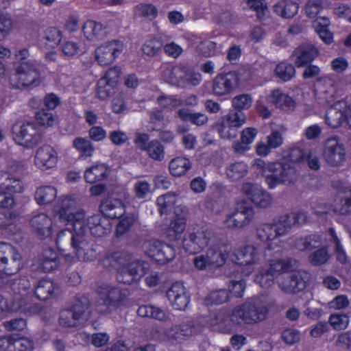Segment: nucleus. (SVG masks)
<instances>
[{
	"label": "nucleus",
	"mask_w": 351,
	"mask_h": 351,
	"mask_svg": "<svg viewBox=\"0 0 351 351\" xmlns=\"http://www.w3.org/2000/svg\"><path fill=\"white\" fill-rule=\"evenodd\" d=\"M77 205V198L74 195L60 197L54 208V213L58 217L60 222L66 226H71L73 231L67 230L59 232L57 244L58 245L62 237L67 233L71 234V247L78 260L92 261L97 257L95 250L89 246L86 239V232L88 229L91 234L96 237H102L110 230L109 221L100 215H95L88 219H85L82 210L73 213Z\"/></svg>",
	"instance_id": "obj_1"
},
{
	"label": "nucleus",
	"mask_w": 351,
	"mask_h": 351,
	"mask_svg": "<svg viewBox=\"0 0 351 351\" xmlns=\"http://www.w3.org/2000/svg\"><path fill=\"white\" fill-rule=\"evenodd\" d=\"M306 154L299 147H293L283 152V157L279 162L266 163L263 160L256 158L252 163V167L260 172L265 179V182L269 189H274L282 184L293 182L297 178V173L291 164L300 162L304 159Z\"/></svg>",
	"instance_id": "obj_2"
},
{
	"label": "nucleus",
	"mask_w": 351,
	"mask_h": 351,
	"mask_svg": "<svg viewBox=\"0 0 351 351\" xmlns=\"http://www.w3.org/2000/svg\"><path fill=\"white\" fill-rule=\"evenodd\" d=\"M306 221V213L303 211L282 215L275 221L274 223H265L260 226L257 229V236L259 239L274 241V243L278 247L275 252L278 254L281 252L280 246L278 245V237L285 234L292 226L303 224Z\"/></svg>",
	"instance_id": "obj_3"
},
{
	"label": "nucleus",
	"mask_w": 351,
	"mask_h": 351,
	"mask_svg": "<svg viewBox=\"0 0 351 351\" xmlns=\"http://www.w3.org/2000/svg\"><path fill=\"white\" fill-rule=\"evenodd\" d=\"M267 311L265 304L262 300L252 298L235 307L230 315V319L237 324H254L263 320Z\"/></svg>",
	"instance_id": "obj_4"
},
{
	"label": "nucleus",
	"mask_w": 351,
	"mask_h": 351,
	"mask_svg": "<svg viewBox=\"0 0 351 351\" xmlns=\"http://www.w3.org/2000/svg\"><path fill=\"white\" fill-rule=\"evenodd\" d=\"M114 258L116 264L114 266L118 270L117 279L123 283H131L140 279L149 268L147 263L136 261L128 254H117Z\"/></svg>",
	"instance_id": "obj_5"
},
{
	"label": "nucleus",
	"mask_w": 351,
	"mask_h": 351,
	"mask_svg": "<svg viewBox=\"0 0 351 351\" xmlns=\"http://www.w3.org/2000/svg\"><path fill=\"white\" fill-rule=\"evenodd\" d=\"M268 104L286 111L293 110L296 106L295 100L279 88L265 93L256 101L255 108L264 119L269 118L271 114V110L267 106Z\"/></svg>",
	"instance_id": "obj_6"
},
{
	"label": "nucleus",
	"mask_w": 351,
	"mask_h": 351,
	"mask_svg": "<svg viewBox=\"0 0 351 351\" xmlns=\"http://www.w3.org/2000/svg\"><path fill=\"white\" fill-rule=\"evenodd\" d=\"M250 78V73L245 70L218 74L213 80V91L215 95H227L242 86Z\"/></svg>",
	"instance_id": "obj_7"
},
{
	"label": "nucleus",
	"mask_w": 351,
	"mask_h": 351,
	"mask_svg": "<svg viewBox=\"0 0 351 351\" xmlns=\"http://www.w3.org/2000/svg\"><path fill=\"white\" fill-rule=\"evenodd\" d=\"M9 80L12 87L21 90L38 86L40 80L36 63L32 61L21 62L16 66Z\"/></svg>",
	"instance_id": "obj_8"
},
{
	"label": "nucleus",
	"mask_w": 351,
	"mask_h": 351,
	"mask_svg": "<svg viewBox=\"0 0 351 351\" xmlns=\"http://www.w3.org/2000/svg\"><path fill=\"white\" fill-rule=\"evenodd\" d=\"M11 133L14 142L25 148L34 147L40 139V136L36 125L24 120L17 121L12 125Z\"/></svg>",
	"instance_id": "obj_9"
},
{
	"label": "nucleus",
	"mask_w": 351,
	"mask_h": 351,
	"mask_svg": "<svg viewBox=\"0 0 351 351\" xmlns=\"http://www.w3.org/2000/svg\"><path fill=\"white\" fill-rule=\"evenodd\" d=\"M99 299L96 310L101 314H108L122 304L124 295L121 291L109 285L100 287L97 290Z\"/></svg>",
	"instance_id": "obj_10"
},
{
	"label": "nucleus",
	"mask_w": 351,
	"mask_h": 351,
	"mask_svg": "<svg viewBox=\"0 0 351 351\" xmlns=\"http://www.w3.org/2000/svg\"><path fill=\"white\" fill-rule=\"evenodd\" d=\"M264 242L265 251L264 256L267 261L269 263L270 271L274 274L276 279L279 274L284 272H289V266L288 263L280 258L283 252V247L281 244V241L279 239L278 245L280 246L281 252L280 253H276V250L278 247L274 243V241H269L267 239H261Z\"/></svg>",
	"instance_id": "obj_11"
},
{
	"label": "nucleus",
	"mask_w": 351,
	"mask_h": 351,
	"mask_svg": "<svg viewBox=\"0 0 351 351\" xmlns=\"http://www.w3.org/2000/svg\"><path fill=\"white\" fill-rule=\"evenodd\" d=\"M21 267V256L10 245L0 242V272L11 275Z\"/></svg>",
	"instance_id": "obj_12"
},
{
	"label": "nucleus",
	"mask_w": 351,
	"mask_h": 351,
	"mask_svg": "<svg viewBox=\"0 0 351 351\" xmlns=\"http://www.w3.org/2000/svg\"><path fill=\"white\" fill-rule=\"evenodd\" d=\"M186 208L180 204L177 205L163 234L171 241L180 239L186 228Z\"/></svg>",
	"instance_id": "obj_13"
},
{
	"label": "nucleus",
	"mask_w": 351,
	"mask_h": 351,
	"mask_svg": "<svg viewBox=\"0 0 351 351\" xmlns=\"http://www.w3.org/2000/svg\"><path fill=\"white\" fill-rule=\"evenodd\" d=\"M143 250L155 261L165 264L175 256L173 247L158 240L147 241L143 244Z\"/></svg>",
	"instance_id": "obj_14"
},
{
	"label": "nucleus",
	"mask_w": 351,
	"mask_h": 351,
	"mask_svg": "<svg viewBox=\"0 0 351 351\" xmlns=\"http://www.w3.org/2000/svg\"><path fill=\"white\" fill-rule=\"evenodd\" d=\"M59 161L57 150L49 145H43L36 151L34 162L35 166L42 171L53 170Z\"/></svg>",
	"instance_id": "obj_15"
},
{
	"label": "nucleus",
	"mask_w": 351,
	"mask_h": 351,
	"mask_svg": "<svg viewBox=\"0 0 351 351\" xmlns=\"http://www.w3.org/2000/svg\"><path fill=\"white\" fill-rule=\"evenodd\" d=\"M254 216L253 209L238 203L237 208L226 215L224 225L231 229H239L248 225Z\"/></svg>",
	"instance_id": "obj_16"
},
{
	"label": "nucleus",
	"mask_w": 351,
	"mask_h": 351,
	"mask_svg": "<svg viewBox=\"0 0 351 351\" xmlns=\"http://www.w3.org/2000/svg\"><path fill=\"white\" fill-rule=\"evenodd\" d=\"M231 260L236 265L243 267L242 273L245 276L250 275L254 271L258 261L257 249L252 245H247L235 251Z\"/></svg>",
	"instance_id": "obj_17"
},
{
	"label": "nucleus",
	"mask_w": 351,
	"mask_h": 351,
	"mask_svg": "<svg viewBox=\"0 0 351 351\" xmlns=\"http://www.w3.org/2000/svg\"><path fill=\"white\" fill-rule=\"evenodd\" d=\"M245 115L243 112H231L227 116L223 117L221 122L217 126V130L220 136L223 138L230 139L237 136L238 128L245 123Z\"/></svg>",
	"instance_id": "obj_18"
},
{
	"label": "nucleus",
	"mask_w": 351,
	"mask_h": 351,
	"mask_svg": "<svg viewBox=\"0 0 351 351\" xmlns=\"http://www.w3.org/2000/svg\"><path fill=\"white\" fill-rule=\"evenodd\" d=\"M130 199L128 192L123 190L119 195V198H108L104 200L100 206L101 212L110 219L119 217L125 213V204L129 203Z\"/></svg>",
	"instance_id": "obj_19"
},
{
	"label": "nucleus",
	"mask_w": 351,
	"mask_h": 351,
	"mask_svg": "<svg viewBox=\"0 0 351 351\" xmlns=\"http://www.w3.org/2000/svg\"><path fill=\"white\" fill-rule=\"evenodd\" d=\"M208 238L199 226L189 228L183 239L184 249L191 254L197 253L207 246Z\"/></svg>",
	"instance_id": "obj_20"
},
{
	"label": "nucleus",
	"mask_w": 351,
	"mask_h": 351,
	"mask_svg": "<svg viewBox=\"0 0 351 351\" xmlns=\"http://www.w3.org/2000/svg\"><path fill=\"white\" fill-rule=\"evenodd\" d=\"M276 281L280 290L287 294L297 293L306 287V282L296 271L279 274Z\"/></svg>",
	"instance_id": "obj_21"
},
{
	"label": "nucleus",
	"mask_w": 351,
	"mask_h": 351,
	"mask_svg": "<svg viewBox=\"0 0 351 351\" xmlns=\"http://www.w3.org/2000/svg\"><path fill=\"white\" fill-rule=\"evenodd\" d=\"M19 167V163L13 161L8 166V170L2 168L0 170V188L5 190L9 194L22 193L23 191V184L19 180L15 178L11 172L18 171Z\"/></svg>",
	"instance_id": "obj_22"
},
{
	"label": "nucleus",
	"mask_w": 351,
	"mask_h": 351,
	"mask_svg": "<svg viewBox=\"0 0 351 351\" xmlns=\"http://www.w3.org/2000/svg\"><path fill=\"white\" fill-rule=\"evenodd\" d=\"M123 50V44L120 41L112 40L105 43L96 49V60L101 65H108L114 61Z\"/></svg>",
	"instance_id": "obj_23"
},
{
	"label": "nucleus",
	"mask_w": 351,
	"mask_h": 351,
	"mask_svg": "<svg viewBox=\"0 0 351 351\" xmlns=\"http://www.w3.org/2000/svg\"><path fill=\"white\" fill-rule=\"evenodd\" d=\"M241 192L257 206L266 208L271 204V195L260 185L245 182L241 187Z\"/></svg>",
	"instance_id": "obj_24"
},
{
	"label": "nucleus",
	"mask_w": 351,
	"mask_h": 351,
	"mask_svg": "<svg viewBox=\"0 0 351 351\" xmlns=\"http://www.w3.org/2000/svg\"><path fill=\"white\" fill-rule=\"evenodd\" d=\"M324 156L332 165H339L345 159V151L342 143L337 138L328 139L325 144Z\"/></svg>",
	"instance_id": "obj_25"
},
{
	"label": "nucleus",
	"mask_w": 351,
	"mask_h": 351,
	"mask_svg": "<svg viewBox=\"0 0 351 351\" xmlns=\"http://www.w3.org/2000/svg\"><path fill=\"white\" fill-rule=\"evenodd\" d=\"M120 75V69L114 67L109 69L97 82V95L101 99L107 98L114 86L117 84Z\"/></svg>",
	"instance_id": "obj_26"
},
{
	"label": "nucleus",
	"mask_w": 351,
	"mask_h": 351,
	"mask_svg": "<svg viewBox=\"0 0 351 351\" xmlns=\"http://www.w3.org/2000/svg\"><path fill=\"white\" fill-rule=\"evenodd\" d=\"M315 95L317 102L321 105L332 101L337 95L333 81L328 77L321 79L317 84Z\"/></svg>",
	"instance_id": "obj_27"
},
{
	"label": "nucleus",
	"mask_w": 351,
	"mask_h": 351,
	"mask_svg": "<svg viewBox=\"0 0 351 351\" xmlns=\"http://www.w3.org/2000/svg\"><path fill=\"white\" fill-rule=\"evenodd\" d=\"M167 298L172 306L176 310H184L189 302V297L181 282L172 285L167 291Z\"/></svg>",
	"instance_id": "obj_28"
},
{
	"label": "nucleus",
	"mask_w": 351,
	"mask_h": 351,
	"mask_svg": "<svg viewBox=\"0 0 351 351\" xmlns=\"http://www.w3.org/2000/svg\"><path fill=\"white\" fill-rule=\"evenodd\" d=\"M30 225L41 238L49 237L53 232L51 220L43 213H35L30 220Z\"/></svg>",
	"instance_id": "obj_29"
},
{
	"label": "nucleus",
	"mask_w": 351,
	"mask_h": 351,
	"mask_svg": "<svg viewBox=\"0 0 351 351\" xmlns=\"http://www.w3.org/2000/svg\"><path fill=\"white\" fill-rule=\"evenodd\" d=\"M87 305L82 306L80 304L74 305L72 310H64L60 316V324L64 326H73L81 319H86V310Z\"/></svg>",
	"instance_id": "obj_30"
},
{
	"label": "nucleus",
	"mask_w": 351,
	"mask_h": 351,
	"mask_svg": "<svg viewBox=\"0 0 351 351\" xmlns=\"http://www.w3.org/2000/svg\"><path fill=\"white\" fill-rule=\"evenodd\" d=\"M346 101H339L330 106L326 115V122L332 128L339 127L346 121Z\"/></svg>",
	"instance_id": "obj_31"
},
{
	"label": "nucleus",
	"mask_w": 351,
	"mask_h": 351,
	"mask_svg": "<svg viewBox=\"0 0 351 351\" xmlns=\"http://www.w3.org/2000/svg\"><path fill=\"white\" fill-rule=\"evenodd\" d=\"M110 167L104 162H96L86 169L84 177L86 182L93 184L106 179L110 174Z\"/></svg>",
	"instance_id": "obj_32"
},
{
	"label": "nucleus",
	"mask_w": 351,
	"mask_h": 351,
	"mask_svg": "<svg viewBox=\"0 0 351 351\" xmlns=\"http://www.w3.org/2000/svg\"><path fill=\"white\" fill-rule=\"evenodd\" d=\"M184 75H186V68L180 65L169 66L163 72V79L166 82L181 87L186 86Z\"/></svg>",
	"instance_id": "obj_33"
},
{
	"label": "nucleus",
	"mask_w": 351,
	"mask_h": 351,
	"mask_svg": "<svg viewBox=\"0 0 351 351\" xmlns=\"http://www.w3.org/2000/svg\"><path fill=\"white\" fill-rule=\"evenodd\" d=\"M317 55V49L311 45L301 46L297 48L293 53V56L295 57L294 59L295 64L298 67L311 62Z\"/></svg>",
	"instance_id": "obj_34"
},
{
	"label": "nucleus",
	"mask_w": 351,
	"mask_h": 351,
	"mask_svg": "<svg viewBox=\"0 0 351 351\" xmlns=\"http://www.w3.org/2000/svg\"><path fill=\"white\" fill-rule=\"evenodd\" d=\"M231 247L228 244L215 246L207 250L206 254L210 262L211 267L222 266L226 261Z\"/></svg>",
	"instance_id": "obj_35"
},
{
	"label": "nucleus",
	"mask_w": 351,
	"mask_h": 351,
	"mask_svg": "<svg viewBox=\"0 0 351 351\" xmlns=\"http://www.w3.org/2000/svg\"><path fill=\"white\" fill-rule=\"evenodd\" d=\"M193 330L188 326H174L169 329L165 334V339L171 343H180L192 335Z\"/></svg>",
	"instance_id": "obj_36"
},
{
	"label": "nucleus",
	"mask_w": 351,
	"mask_h": 351,
	"mask_svg": "<svg viewBox=\"0 0 351 351\" xmlns=\"http://www.w3.org/2000/svg\"><path fill=\"white\" fill-rule=\"evenodd\" d=\"M299 5L291 0H280L274 5V12L284 19H289L298 12Z\"/></svg>",
	"instance_id": "obj_37"
},
{
	"label": "nucleus",
	"mask_w": 351,
	"mask_h": 351,
	"mask_svg": "<svg viewBox=\"0 0 351 351\" xmlns=\"http://www.w3.org/2000/svg\"><path fill=\"white\" fill-rule=\"evenodd\" d=\"M56 189L49 185L38 187L35 193V199L39 205L50 204L56 199Z\"/></svg>",
	"instance_id": "obj_38"
},
{
	"label": "nucleus",
	"mask_w": 351,
	"mask_h": 351,
	"mask_svg": "<svg viewBox=\"0 0 351 351\" xmlns=\"http://www.w3.org/2000/svg\"><path fill=\"white\" fill-rule=\"evenodd\" d=\"M191 160L186 157H177L171 160L169 171L172 176L180 177L184 175L191 167Z\"/></svg>",
	"instance_id": "obj_39"
},
{
	"label": "nucleus",
	"mask_w": 351,
	"mask_h": 351,
	"mask_svg": "<svg viewBox=\"0 0 351 351\" xmlns=\"http://www.w3.org/2000/svg\"><path fill=\"white\" fill-rule=\"evenodd\" d=\"M257 130L252 128L244 129L241 133V143H235L233 145L237 152H244L250 149L249 145L252 143L257 135Z\"/></svg>",
	"instance_id": "obj_40"
},
{
	"label": "nucleus",
	"mask_w": 351,
	"mask_h": 351,
	"mask_svg": "<svg viewBox=\"0 0 351 351\" xmlns=\"http://www.w3.org/2000/svg\"><path fill=\"white\" fill-rule=\"evenodd\" d=\"M136 17L149 21L154 20L158 14L157 8L152 3H139L133 10Z\"/></svg>",
	"instance_id": "obj_41"
},
{
	"label": "nucleus",
	"mask_w": 351,
	"mask_h": 351,
	"mask_svg": "<svg viewBox=\"0 0 351 351\" xmlns=\"http://www.w3.org/2000/svg\"><path fill=\"white\" fill-rule=\"evenodd\" d=\"M57 289L58 287L51 280L42 279L36 288L35 293L39 299L45 300L51 296Z\"/></svg>",
	"instance_id": "obj_42"
},
{
	"label": "nucleus",
	"mask_w": 351,
	"mask_h": 351,
	"mask_svg": "<svg viewBox=\"0 0 351 351\" xmlns=\"http://www.w3.org/2000/svg\"><path fill=\"white\" fill-rule=\"evenodd\" d=\"M178 196L173 193H167L164 195H161L157 199V204L162 214L170 212L171 210H175L178 203Z\"/></svg>",
	"instance_id": "obj_43"
},
{
	"label": "nucleus",
	"mask_w": 351,
	"mask_h": 351,
	"mask_svg": "<svg viewBox=\"0 0 351 351\" xmlns=\"http://www.w3.org/2000/svg\"><path fill=\"white\" fill-rule=\"evenodd\" d=\"M138 315L144 317H152L158 320H165L167 318L166 313L160 308L152 305H143L137 311Z\"/></svg>",
	"instance_id": "obj_44"
},
{
	"label": "nucleus",
	"mask_w": 351,
	"mask_h": 351,
	"mask_svg": "<svg viewBox=\"0 0 351 351\" xmlns=\"http://www.w3.org/2000/svg\"><path fill=\"white\" fill-rule=\"evenodd\" d=\"M82 29L84 36L89 40L99 38L106 33L104 23H84Z\"/></svg>",
	"instance_id": "obj_45"
},
{
	"label": "nucleus",
	"mask_w": 351,
	"mask_h": 351,
	"mask_svg": "<svg viewBox=\"0 0 351 351\" xmlns=\"http://www.w3.org/2000/svg\"><path fill=\"white\" fill-rule=\"evenodd\" d=\"M247 173V165L243 162H235L228 165L226 169L227 176L232 180L243 178Z\"/></svg>",
	"instance_id": "obj_46"
},
{
	"label": "nucleus",
	"mask_w": 351,
	"mask_h": 351,
	"mask_svg": "<svg viewBox=\"0 0 351 351\" xmlns=\"http://www.w3.org/2000/svg\"><path fill=\"white\" fill-rule=\"evenodd\" d=\"M73 145L80 152V156L82 158L90 157L94 154V146L92 143L86 138L78 137L73 141Z\"/></svg>",
	"instance_id": "obj_47"
},
{
	"label": "nucleus",
	"mask_w": 351,
	"mask_h": 351,
	"mask_svg": "<svg viewBox=\"0 0 351 351\" xmlns=\"http://www.w3.org/2000/svg\"><path fill=\"white\" fill-rule=\"evenodd\" d=\"M295 73L294 66L287 62H280L275 69L276 77L284 82L290 80L295 75Z\"/></svg>",
	"instance_id": "obj_48"
},
{
	"label": "nucleus",
	"mask_w": 351,
	"mask_h": 351,
	"mask_svg": "<svg viewBox=\"0 0 351 351\" xmlns=\"http://www.w3.org/2000/svg\"><path fill=\"white\" fill-rule=\"evenodd\" d=\"M250 9L255 11L259 20H267L269 16V11L265 0H247Z\"/></svg>",
	"instance_id": "obj_49"
},
{
	"label": "nucleus",
	"mask_w": 351,
	"mask_h": 351,
	"mask_svg": "<svg viewBox=\"0 0 351 351\" xmlns=\"http://www.w3.org/2000/svg\"><path fill=\"white\" fill-rule=\"evenodd\" d=\"M133 192L137 199H145L152 193V184L145 180H137L134 184Z\"/></svg>",
	"instance_id": "obj_50"
},
{
	"label": "nucleus",
	"mask_w": 351,
	"mask_h": 351,
	"mask_svg": "<svg viewBox=\"0 0 351 351\" xmlns=\"http://www.w3.org/2000/svg\"><path fill=\"white\" fill-rule=\"evenodd\" d=\"M158 105L167 110H171L183 104V101L177 96L162 95L157 97Z\"/></svg>",
	"instance_id": "obj_51"
},
{
	"label": "nucleus",
	"mask_w": 351,
	"mask_h": 351,
	"mask_svg": "<svg viewBox=\"0 0 351 351\" xmlns=\"http://www.w3.org/2000/svg\"><path fill=\"white\" fill-rule=\"evenodd\" d=\"M36 119L38 123L45 127H53L58 123L57 115L45 110H41L36 114Z\"/></svg>",
	"instance_id": "obj_52"
},
{
	"label": "nucleus",
	"mask_w": 351,
	"mask_h": 351,
	"mask_svg": "<svg viewBox=\"0 0 351 351\" xmlns=\"http://www.w3.org/2000/svg\"><path fill=\"white\" fill-rule=\"evenodd\" d=\"M62 51L64 56L73 57L83 53L85 48L81 43L68 40L62 45Z\"/></svg>",
	"instance_id": "obj_53"
},
{
	"label": "nucleus",
	"mask_w": 351,
	"mask_h": 351,
	"mask_svg": "<svg viewBox=\"0 0 351 351\" xmlns=\"http://www.w3.org/2000/svg\"><path fill=\"white\" fill-rule=\"evenodd\" d=\"M329 322L334 329L341 330L348 326L350 319L346 314L334 313L330 316Z\"/></svg>",
	"instance_id": "obj_54"
},
{
	"label": "nucleus",
	"mask_w": 351,
	"mask_h": 351,
	"mask_svg": "<svg viewBox=\"0 0 351 351\" xmlns=\"http://www.w3.org/2000/svg\"><path fill=\"white\" fill-rule=\"evenodd\" d=\"M146 152L150 158L156 160H162L165 156L164 148L158 141H150Z\"/></svg>",
	"instance_id": "obj_55"
},
{
	"label": "nucleus",
	"mask_w": 351,
	"mask_h": 351,
	"mask_svg": "<svg viewBox=\"0 0 351 351\" xmlns=\"http://www.w3.org/2000/svg\"><path fill=\"white\" fill-rule=\"evenodd\" d=\"M228 299V295L226 290L220 289L210 292L206 298L205 302L208 305L219 304L225 302Z\"/></svg>",
	"instance_id": "obj_56"
},
{
	"label": "nucleus",
	"mask_w": 351,
	"mask_h": 351,
	"mask_svg": "<svg viewBox=\"0 0 351 351\" xmlns=\"http://www.w3.org/2000/svg\"><path fill=\"white\" fill-rule=\"evenodd\" d=\"M274 278L276 276L274 273L269 270H262L256 276L255 281L262 287L269 288L273 285Z\"/></svg>",
	"instance_id": "obj_57"
},
{
	"label": "nucleus",
	"mask_w": 351,
	"mask_h": 351,
	"mask_svg": "<svg viewBox=\"0 0 351 351\" xmlns=\"http://www.w3.org/2000/svg\"><path fill=\"white\" fill-rule=\"evenodd\" d=\"M319 38L326 44H330L333 40V33L329 29L327 23H317L314 27Z\"/></svg>",
	"instance_id": "obj_58"
},
{
	"label": "nucleus",
	"mask_w": 351,
	"mask_h": 351,
	"mask_svg": "<svg viewBox=\"0 0 351 351\" xmlns=\"http://www.w3.org/2000/svg\"><path fill=\"white\" fill-rule=\"evenodd\" d=\"M232 106L239 110L248 109L252 104V99L247 94H241L234 97L232 100Z\"/></svg>",
	"instance_id": "obj_59"
},
{
	"label": "nucleus",
	"mask_w": 351,
	"mask_h": 351,
	"mask_svg": "<svg viewBox=\"0 0 351 351\" xmlns=\"http://www.w3.org/2000/svg\"><path fill=\"white\" fill-rule=\"evenodd\" d=\"M319 237L317 236H311L306 239H301L297 241L295 247L299 250H311L319 245Z\"/></svg>",
	"instance_id": "obj_60"
},
{
	"label": "nucleus",
	"mask_w": 351,
	"mask_h": 351,
	"mask_svg": "<svg viewBox=\"0 0 351 351\" xmlns=\"http://www.w3.org/2000/svg\"><path fill=\"white\" fill-rule=\"evenodd\" d=\"M162 45V42L158 38H152L147 40L143 46L142 50L148 56H154Z\"/></svg>",
	"instance_id": "obj_61"
},
{
	"label": "nucleus",
	"mask_w": 351,
	"mask_h": 351,
	"mask_svg": "<svg viewBox=\"0 0 351 351\" xmlns=\"http://www.w3.org/2000/svg\"><path fill=\"white\" fill-rule=\"evenodd\" d=\"M322 9V0H308L306 4V13L310 19L315 18Z\"/></svg>",
	"instance_id": "obj_62"
},
{
	"label": "nucleus",
	"mask_w": 351,
	"mask_h": 351,
	"mask_svg": "<svg viewBox=\"0 0 351 351\" xmlns=\"http://www.w3.org/2000/svg\"><path fill=\"white\" fill-rule=\"evenodd\" d=\"M33 343L27 338H15L10 351H31Z\"/></svg>",
	"instance_id": "obj_63"
},
{
	"label": "nucleus",
	"mask_w": 351,
	"mask_h": 351,
	"mask_svg": "<svg viewBox=\"0 0 351 351\" xmlns=\"http://www.w3.org/2000/svg\"><path fill=\"white\" fill-rule=\"evenodd\" d=\"M45 38L47 41V45L50 47H55L60 43L62 39V35L60 32L57 29L49 28L45 32Z\"/></svg>",
	"instance_id": "obj_64"
}]
</instances>
